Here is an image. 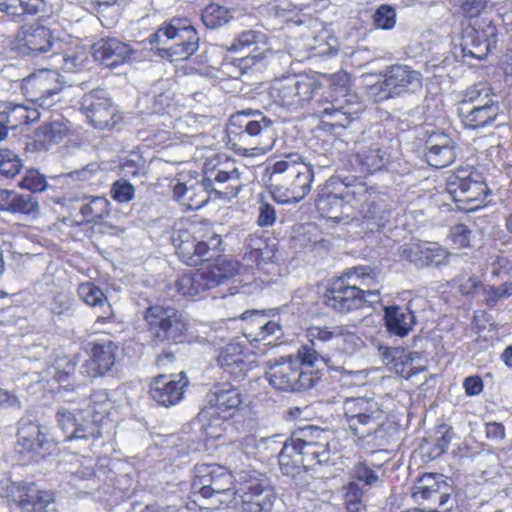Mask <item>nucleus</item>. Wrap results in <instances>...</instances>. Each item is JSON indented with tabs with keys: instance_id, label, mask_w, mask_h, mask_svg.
Listing matches in <instances>:
<instances>
[{
	"instance_id": "09e8293b",
	"label": "nucleus",
	"mask_w": 512,
	"mask_h": 512,
	"mask_svg": "<svg viewBox=\"0 0 512 512\" xmlns=\"http://www.w3.org/2000/svg\"><path fill=\"white\" fill-rule=\"evenodd\" d=\"M68 133V127L61 121L55 120L44 124L37 129V137L43 143L51 144L60 142Z\"/></svg>"
},
{
	"instance_id": "49530a36",
	"label": "nucleus",
	"mask_w": 512,
	"mask_h": 512,
	"mask_svg": "<svg viewBox=\"0 0 512 512\" xmlns=\"http://www.w3.org/2000/svg\"><path fill=\"white\" fill-rule=\"evenodd\" d=\"M75 308V299L67 290L56 291L49 303V310L56 316H72Z\"/></svg>"
},
{
	"instance_id": "79ce46f5",
	"label": "nucleus",
	"mask_w": 512,
	"mask_h": 512,
	"mask_svg": "<svg viewBox=\"0 0 512 512\" xmlns=\"http://www.w3.org/2000/svg\"><path fill=\"white\" fill-rule=\"evenodd\" d=\"M56 59H60L62 69L66 72H80L87 68L90 63L87 51L80 46L70 49L62 55H56Z\"/></svg>"
},
{
	"instance_id": "dca6fc26",
	"label": "nucleus",
	"mask_w": 512,
	"mask_h": 512,
	"mask_svg": "<svg viewBox=\"0 0 512 512\" xmlns=\"http://www.w3.org/2000/svg\"><path fill=\"white\" fill-rule=\"evenodd\" d=\"M343 412L349 429L360 431L379 420H385L382 404L373 397H350L343 401Z\"/></svg>"
},
{
	"instance_id": "7ed1b4c3",
	"label": "nucleus",
	"mask_w": 512,
	"mask_h": 512,
	"mask_svg": "<svg viewBox=\"0 0 512 512\" xmlns=\"http://www.w3.org/2000/svg\"><path fill=\"white\" fill-rule=\"evenodd\" d=\"M287 158L273 165L272 193L280 203H296L310 192L314 169L312 163L303 162L300 156Z\"/></svg>"
},
{
	"instance_id": "13d9d810",
	"label": "nucleus",
	"mask_w": 512,
	"mask_h": 512,
	"mask_svg": "<svg viewBox=\"0 0 512 512\" xmlns=\"http://www.w3.org/2000/svg\"><path fill=\"white\" fill-rule=\"evenodd\" d=\"M110 194L115 201L128 203L134 198L135 189L128 181L120 179L112 184Z\"/></svg>"
},
{
	"instance_id": "338daca9",
	"label": "nucleus",
	"mask_w": 512,
	"mask_h": 512,
	"mask_svg": "<svg viewBox=\"0 0 512 512\" xmlns=\"http://www.w3.org/2000/svg\"><path fill=\"white\" fill-rule=\"evenodd\" d=\"M486 5V0H464L460 7L466 17L473 18L480 15Z\"/></svg>"
},
{
	"instance_id": "423d86ee",
	"label": "nucleus",
	"mask_w": 512,
	"mask_h": 512,
	"mask_svg": "<svg viewBox=\"0 0 512 512\" xmlns=\"http://www.w3.org/2000/svg\"><path fill=\"white\" fill-rule=\"evenodd\" d=\"M199 40L195 28L187 20L172 19L168 25L157 29L150 42L161 46L158 49L171 61H181L198 50Z\"/></svg>"
},
{
	"instance_id": "ea45409f",
	"label": "nucleus",
	"mask_w": 512,
	"mask_h": 512,
	"mask_svg": "<svg viewBox=\"0 0 512 512\" xmlns=\"http://www.w3.org/2000/svg\"><path fill=\"white\" fill-rule=\"evenodd\" d=\"M196 242L197 238L185 230H180L177 236L173 237V244L179 258L189 266L197 265V258H195L197 251Z\"/></svg>"
},
{
	"instance_id": "4d7b16f0",
	"label": "nucleus",
	"mask_w": 512,
	"mask_h": 512,
	"mask_svg": "<svg viewBox=\"0 0 512 512\" xmlns=\"http://www.w3.org/2000/svg\"><path fill=\"white\" fill-rule=\"evenodd\" d=\"M349 474L352 481L358 480L368 486H371L378 481V475L376 472L364 462L355 463Z\"/></svg>"
},
{
	"instance_id": "bb28decb",
	"label": "nucleus",
	"mask_w": 512,
	"mask_h": 512,
	"mask_svg": "<svg viewBox=\"0 0 512 512\" xmlns=\"http://www.w3.org/2000/svg\"><path fill=\"white\" fill-rule=\"evenodd\" d=\"M501 114L498 100H487L482 105L472 106L465 110L459 108L462 123L468 129L478 130L491 126Z\"/></svg>"
},
{
	"instance_id": "2f4dec72",
	"label": "nucleus",
	"mask_w": 512,
	"mask_h": 512,
	"mask_svg": "<svg viewBox=\"0 0 512 512\" xmlns=\"http://www.w3.org/2000/svg\"><path fill=\"white\" fill-rule=\"evenodd\" d=\"M388 428L384 420H379L376 424H370L361 428L360 431H354L355 444L366 451L374 452L388 445Z\"/></svg>"
},
{
	"instance_id": "a18cd8bd",
	"label": "nucleus",
	"mask_w": 512,
	"mask_h": 512,
	"mask_svg": "<svg viewBox=\"0 0 512 512\" xmlns=\"http://www.w3.org/2000/svg\"><path fill=\"white\" fill-rule=\"evenodd\" d=\"M487 100H496L493 89L488 83L479 82L465 90L461 108H464L467 104L482 105Z\"/></svg>"
},
{
	"instance_id": "c03bdc74",
	"label": "nucleus",
	"mask_w": 512,
	"mask_h": 512,
	"mask_svg": "<svg viewBox=\"0 0 512 512\" xmlns=\"http://www.w3.org/2000/svg\"><path fill=\"white\" fill-rule=\"evenodd\" d=\"M207 272L215 275V287L223 282V280L233 277L239 272L240 264L238 261L229 259L225 256H219L212 264L207 265Z\"/></svg>"
},
{
	"instance_id": "a878e982",
	"label": "nucleus",
	"mask_w": 512,
	"mask_h": 512,
	"mask_svg": "<svg viewBox=\"0 0 512 512\" xmlns=\"http://www.w3.org/2000/svg\"><path fill=\"white\" fill-rule=\"evenodd\" d=\"M449 252L438 243H413L403 246L402 258L423 267L447 262Z\"/></svg>"
},
{
	"instance_id": "864d4df0",
	"label": "nucleus",
	"mask_w": 512,
	"mask_h": 512,
	"mask_svg": "<svg viewBox=\"0 0 512 512\" xmlns=\"http://www.w3.org/2000/svg\"><path fill=\"white\" fill-rule=\"evenodd\" d=\"M344 489L346 510L348 512H359L362 504L363 490L355 481H350Z\"/></svg>"
},
{
	"instance_id": "e2e57ef3",
	"label": "nucleus",
	"mask_w": 512,
	"mask_h": 512,
	"mask_svg": "<svg viewBox=\"0 0 512 512\" xmlns=\"http://www.w3.org/2000/svg\"><path fill=\"white\" fill-rule=\"evenodd\" d=\"M512 295V283L505 282L499 287H490L487 290L486 304L494 306L500 299L507 298Z\"/></svg>"
},
{
	"instance_id": "052dcab7",
	"label": "nucleus",
	"mask_w": 512,
	"mask_h": 512,
	"mask_svg": "<svg viewBox=\"0 0 512 512\" xmlns=\"http://www.w3.org/2000/svg\"><path fill=\"white\" fill-rule=\"evenodd\" d=\"M102 172L103 169L98 162H91L81 169L70 172L69 177L75 181L87 182L98 179Z\"/></svg>"
},
{
	"instance_id": "9d476101",
	"label": "nucleus",
	"mask_w": 512,
	"mask_h": 512,
	"mask_svg": "<svg viewBox=\"0 0 512 512\" xmlns=\"http://www.w3.org/2000/svg\"><path fill=\"white\" fill-rule=\"evenodd\" d=\"M233 484V476L226 468L215 464L196 465L191 483V497L198 504L200 498L224 496L231 491Z\"/></svg>"
},
{
	"instance_id": "1a4fd4ad",
	"label": "nucleus",
	"mask_w": 512,
	"mask_h": 512,
	"mask_svg": "<svg viewBox=\"0 0 512 512\" xmlns=\"http://www.w3.org/2000/svg\"><path fill=\"white\" fill-rule=\"evenodd\" d=\"M267 377L270 385L284 392H300L311 389L319 380L315 371L301 368L293 355L281 357L269 366Z\"/></svg>"
},
{
	"instance_id": "f03ea898",
	"label": "nucleus",
	"mask_w": 512,
	"mask_h": 512,
	"mask_svg": "<svg viewBox=\"0 0 512 512\" xmlns=\"http://www.w3.org/2000/svg\"><path fill=\"white\" fill-rule=\"evenodd\" d=\"M375 282V269L370 266H356L347 269L334 279L324 293L325 305L340 314L358 310L365 304L362 287Z\"/></svg>"
},
{
	"instance_id": "3c124183",
	"label": "nucleus",
	"mask_w": 512,
	"mask_h": 512,
	"mask_svg": "<svg viewBox=\"0 0 512 512\" xmlns=\"http://www.w3.org/2000/svg\"><path fill=\"white\" fill-rule=\"evenodd\" d=\"M39 205L31 194H15L12 197L9 212L34 215L38 212Z\"/></svg>"
},
{
	"instance_id": "5701e85b",
	"label": "nucleus",
	"mask_w": 512,
	"mask_h": 512,
	"mask_svg": "<svg viewBox=\"0 0 512 512\" xmlns=\"http://www.w3.org/2000/svg\"><path fill=\"white\" fill-rule=\"evenodd\" d=\"M135 53L136 50L128 43L114 37L101 38L93 45L95 60L109 68L132 61Z\"/></svg>"
},
{
	"instance_id": "aec40b11",
	"label": "nucleus",
	"mask_w": 512,
	"mask_h": 512,
	"mask_svg": "<svg viewBox=\"0 0 512 512\" xmlns=\"http://www.w3.org/2000/svg\"><path fill=\"white\" fill-rule=\"evenodd\" d=\"M242 319L245 321L244 335L250 342L273 345L283 335L279 322L269 320L261 311H246Z\"/></svg>"
},
{
	"instance_id": "2eb2a0df",
	"label": "nucleus",
	"mask_w": 512,
	"mask_h": 512,
	"mask_svg": "<svg viewBox=\"0 0 512 512\" xmlns=\"http://www.w3.org/2000/svg\"><path fill=\"white\" fill-rule=\"evenodd\" d=\"M210 163L205 166V177L203 187L217 193L220 197L230 199L238 195L244 186L241 180V172L234 161H225L219 165L209 168Z\"/></svg>"
},
{
	"instance_id": "69168bd1",
	"label": "nucleus",
	"mask_w": 512,
	"mask_h": 512,
	"mask_svg": "<svg viewBox=\"0 0 512 512\" xmlns=\"http://www.w3.org/2000/svg\"><path fill=\"white\" fill-rule=\"evenodd\" d=\"M452 240L455 244L467 247L470 245L471 231L464 224H457L451 231Z\"/></svg>"
},
{
	"instance_id": "f704fd0d",
	"label": "nucleus",
	"mask_w": 512,
	"mask_h": 512,
	"mask_svg": "<svg viewBox=\"0 0 512 512\" xmlns=\"http://www.w3.org/2000/svg\"><path fill=\"white\" fill-rule=\"evenodd\" d=\"M77 293L79 298L87 305L93 308L103 310V314L99 315L95 321V325L109 322L113 317V310L107 301V297L103 291L92 282H84L79 284Z\"/></svg>"
},
{
	"instance_id": "6e6d98bb",
	"label": "nucleus",
	"mask_w": 512,
	"mask_h": 512,
	"mask_svg": "<svg viewBox=\"0 0 512 512\" xmlns=\"http://www.w3.org/2000/svg\"><path fill=\"white\" fill-rule=\"evenodd\" d=\"M61 364L57 366L49 367L47 374L52 375L53 379L60 384L61 387L67 389L72 386L71 375L75 371V364L71 360L66 361L64 369H61Z\"/></svg>"
},
{
	"instance_id": "4468645a",
	"label": "nucleus",
	"mask_w": 512,
	"mask_h": 512,
	"mask_svg": "<svg viewBox=\"0 0 512 512\" xmlns=\"http://www.w3.org/2000/svg\"><path fill=\"white\" fill-rule=\"evenodd\" d=\"M62 89L59 74L55 70H40L23 80L22 92L28 101L48 109Z\"/></svg>"
},
{
	"instance_id": "0eeeda50",
	"label": "nucleus",
	"mask_w": 512,
	"mask_h": 512,
	"mask_svg": "<svg viewBox=\"0 0 512 512\" xmlns=\"http://www.w3.org/2000/svg\"><path fill=\"white\" fill-rule=\"evenodd\" d=\"M321 88V82L314 76L291 75L276 80L269 95L277 105L294 111L307 106Z\"/></svg>"
},
{
	"instance_id": "0e129e2a",
	"label": "nucleus",
	"mask_w": 512,
	"mask_h": 512,
	"mask_svg": "<svg viewBox=\"0 0 512 512\" xmlns=\"http://www.w3.org/2000/svg\"><path fill=\"white\" fill-rule=\"evenodd\" d=\"M261 37H262V34L257 31H254V30L243 31L236 38V42H234L231 45V50L238 51L240 49L250 47L252 44L259 42Z\"/></svg>"
},
{
	"instance_id": "6ab92c4d",
	"label": "nucleus",
	"mask_w": 512,
	"mask_h": 512,
	"mask_svg": "<svg viewBox=\"0 0 512 512\" xmlns=\"http://www.w3.org/2000/svg\"><path fill=\"white\" fill-rule=\"evenodd\" d=\"M243 403L242 394L238 387L229 382H221L213 385L206 395V408L200 413L201 417L216 414H224L222 418L232 416L239 410Z\"/></svg>"
},
{
	"instance_id": "a211bd4d",
	"label": "nucleus",
	"mask_w": 512,
	"mask_h": 512,
	"mask_svg": "<svg viewBox=\"0 0 512 512\" xmlns=\"http://www.w3.org/2000/svg\"><path fill=\"white\" fill-rule=\"evenodd\" d=\"M56 420L68 441L94 442L102 437L100 425L96 421L86 420L80 410L71 411L61 407L57 410Z\"/></svg>"
},
{
	"instance_id": "c85d7f7f",
	"label": "nucleus",
	"mask_w": 512,
	"mask_h": 512,
	"mask_svg": "<svg viewBox=\"0 0 512 512\" xmlns=\"http://www.w3.org/2000/svg\"><path fill=\"white\" fill-rule=\"evenodd\" d=\"M17 445L21 452L50 451L54 444L42 433L39 425L26 418L18 421Z\"/></svg>"
},
{
	"instance_id": "c756f323",
	"label": "nucleus",
	"mask_w": 512,
	"mask_h": 512,
	"mask_svg": "<svg viewBox=\"0 0 512 512\" xmlns=\"http://www.w3.org/2000/svg\"><path fill=\"white\" fill-rule=\"evenodd\" d=\"M221 368L233 377L244 375L253 367L248 360V353L240 343H229L223 347L218 356Z\"/></svg>"
},
{
	"instance_id": "de8ad7c7",
	"label": "nucleus",
	"mask_w": 512,
	"mask_h": 512,
	"mask_svg": "<svg viewBox=\"0 0 512 512\" xmlns=\"http://www.w3.org/2000/svg\"><path fill=\"white\" fill-rule=\"evenodd\" d=\"M230 11L218 4H209L202 12V21L207 28L215 29L230 21Z\"/></svg>"
},
{
	"instance_id": "cd10ccee",
	"label": "nucleus",
	"mask_w": 512,
	"mask_h": 512,
	"mask_svg": "<svg viewBox=\"0 0 512 512\" xmlns=\"http://www.w3.org/2000/svg\"><path fill=\"white\" fill-rule=\"evenodd\" d=\"M118 353L119 346L110 340L94 343L88 362L89 374L97 377L110 372L115 365Z\"/></svg>"
},
{
	"instance_id": "4c0bfd02",
	"label": "nucleus",
	"mask_w": 512,
	"mask_h": 512,
	"mask_svg": "<svg viewBox=\"0 0 512 512\" xmlns=\"http://www.w3.org/2000/svg\"><path fill=\"white\" fill-rule=\"evenodd\" d=\"M360 215L367 221L368 228L373 231L374 229L379 230L386 225L389 221L390 210L381 194L377 193Z\"/></svg>"
},
{
	"instance_id": "680f3d73",
	"label": "nucleus",
	"mask_w": 512,
	"mask_h": 512,
	"mask_svg": "<svg viewBox=\"0 0 512 512\" xmlns=\"http://www.w3.org/2000/svg\"><path fill=\"white\" fill-rule=\"evenodd\" d=\"M20 186L32 192H42L47 187V181L38 171L29 170L20 182Z\"/></svg>"
},
{
	"instance_id": "b1692460",
	"label": "nucleus",
	"mask_w": 512,
	"mask_h": 512,
	"mask_svg": "<svg viewBox=\"0 0 512 512\" xmlns=\"http://www.w3.org/2000/svg\"><path fill=\"white\" fill-rule=\"evenodd\" d=\"M52 45L53 37L48 28L28 26L17 32L13 48L22 55L37 56L47 52Z\"/></svg>"
},
{
	"instance_id": "f257e3e1",
	"label": "nucleus",
	"mask_w": 512,
	"mask_h": 512,
	"mask_svg": "<svg viewBox=\"0 0 512 512\" xmlns=\"http://www.w3.org/2000/svg\"><path fill=\"white\" fill-rule=\"evenodd\" d=\"M309 345L301 346L294 360L303 369L314 367L319 360L327 365L331 362L328 351L342 358H350L365 346L364 341L349 325H311L306 329Z\"/></svg>"
},
{
	"instance_id": "f3484780",
	"label": "nucleus",
	"mask_w": 512,
	"mask_h": 512,
	"mask_svg": "<svg viewBox=\"0 0 512 512\" xmlns=\"http://www.w3.org/2000/svg\"><path fill=\"white\" fill-rule=\"evenodd\" d=\"M81 109L89 122L99 129L113 128L122 119L117 108L101 89L92 90L84 95Z\"/></svg>"
},
{
	"instance_id": "393cba45",
	"label": "nucleus",
	"mask_w": 512,
	"mask_h": 512,
	"mask_svg": "<svg viewBox=\"0 0 512 512\" xmlns=\"http://www.w3.org/2000/svg\"><path fill=\"white\" fill-rule=\"evenodd\" d=\"M425 158L427 163L435 168L450 165L455 157V142L444 132H433L425 142Z\"/></svg>"
},
{
	"instance_id": "473e14b6",
	"label": "nucleus",
	"mask_w": 512,
	"mask_h": 512,
	"mask_svg": "<svg viewBox=\"0 0 512 512\" xmlns=\"http://www.w3.org/2000/svg\"><path fill=\"white\" fill-rule=\"evenodd\" d=\"M316 207L323 217L341 222L351 217L350 206H347L342 190L339 193H323L316 200Z\"/></svg>"
},
{
	"instance_id": "72a5a7b5",
	"label": "nucleus",
	"mask_w": 512,
	"mask_h": 512,
	"mask_svg": "<svg viewBox=\"0 0 512 512\" xmlns=\"http://www.w3.org/2000/svg\"><path fill=\"white\" fill-rule=\"evenodd\" d=\"M344 189L343 197L346 200L347 206H350L351 217L363 212V209L374 198L378 192L372 187L367 186L366 183L354 179L352 182H343Z\"/></svg>"
},
{
	"instance_id": "58836bf2",
	"label": "nucleus",
	"mask_w": 512,
	"mask_h": 512,
	"mask_svg": "<svg viewBox=\"0 0 512 512\" xmlns=\"http://www.w3.org/2000/svg\"><path fill=\"white\" fill-rule=\"evenodd\" d=\"M76 200L84 201L79 208V212L86 222H98L109 214L110 202L104 196L84 195L82 198H76Z\"/></svg>"
},
{
	"instance_id": "6e6552de",
	"label": "nucleus",
	"mask_w": 512,
	"mask_h": 512,
	"mask_svg": "<svg viewBox=\"0 0 512 512\" xmlns=\"http://www.w3.org/2000/svg\"><path fill=\"white\" fill-rule=\"evenodd\" d=\"M447 192L457 203L458 208L474 211L482 207L486 197L491 193L484 177L478 171L458 170L447 181Z\"/></svg>"
},
{
	"instance_id": "a19ab883",
	"label": "nucleus",
	"mask_w": 512,
	"mask_h": 512,
	"mask_svg": "<svg viewBox=\"0 0 512 512\" xmlns=\"http://www.w3.org/2000/svg\"><path fill=\"white\" fill-rule=\"evenodd\" d=\"M331 100H327V105L322 110H318V113L323 118L334 120V124L345 126L350 122V115L352 112L349 107L344 105V101L338 96L331 94L329 96Z\"/></svg>"
},
{
	"instance_id": "ddd939ff",
	"label": "nucleus",
	"mask_w": 512,
	"mask_h": 512,
	"mask_svg": "<svg viewBox=\"0 0 512 512\" xmlns=\"http://www.w3.org/2000/svg\"><path fill=\"white\" fill-rule=\"evenodd\" d=\"M422 86L423 78L419 71L408 65L394 64L386 69L383 80L374 88L379 90V99L384 100L416 93Z\"/></svg>"
},
{
	"instance_id": "603ef678",
	"label": "nucleus",
	"mask_w": 512,
	"mask_h": 512,
	"mask_svg": "<svg viewBox=\"0 0 512 512\" xmlns=\"http://www.w3.org/2000/svg\"><path fill=\"white\" fill-rule=\"evenodd\" d=\"M373 23L375 27L390 30L396 24L395 9L387 4L380 5L373 15Z\"/></svg>"
},
{
	"instance_id": "c9c22d12",
	"label": "nucleus",
	"mask_w": 512,
	"mask_h": 512,
	"mask_svg": "<svg viewBox=\"0 0 512 512\" xmlns=\"http://www.w3.org/2000/svg\"><path fill=\"white\" fill-rule=\"evenodd\" d=\"M39 117L40 113L34 107L13 102L0 104V118L4 119V122H6L10 129L34 122Z\"/></svg>"
},
{
	"instance_id": "39448f33",
	"label": "nucleus",
	"mask_w": 512,
	"mask_h": 512,
	"mask_svg": "<svg viewBox=\"0 0 512 512\" xmlns=\"http://www.w3.org/2000/svg\"><path fill=\"white\" fill-rule=\"evenodd\" d=\"M147 333L153 346L182 343L188 331L186 316L172 306L151 305L144 311Z\"/></svg>"
},
{
	"instance_id": "f8f14e48",
	"label": "nucleus",
	"mask_w": 512,
	"mask_h": 512,
	"mask_svg": "<svg viewBox=\"0 0 512 512\" xmlns=\"http://www.w3.org/2000/svg\"><path fill=\"white\" fill-rule=\"evenodd\" d=\"M0 496L12 502L23 512H46L54 502V494L40 490L34 483H16L9 479L0 481Z\"/></svg>"
},
{
	"instance_id": "20e7f679",
	"label": "nucleus",
	"mask_w": 512,
	"mask_h": 512,
	"mask_svg": "<svg viewBox=\"0 0 512 512\" xmlns=\"http://www.w3.org/2000/svg\"><path fill=\"white\" fill-rule=\"evenodd\" d=\"M320 433L318 428L305 427L299 432L292 434L279 453L280 470L285 475L294 476L302 469L306 470L315 464H322L329 461L330 450L327 442H315L305 439L312 431Z\"/></svg>"
},
{
	"instance_id": "7c9ffc66",
	"label": "nucleus",
	"mask_w": 512,
	"mask_h": 512,
	"mask_svg": "<svg viewBox=\"0 0 512 512\" xmlns=\"http://www.w3.org/2000/svg\"><path fill=\"white\" fill-rule=\"evenodd\" d=\"M215 275L203 267L194 272L184 274L175 282V287L185 297H195L215 288Z\"/></svg>"
},
{
	"instance_id": "37998d69",
	"label": "nucleus",
	"mask_w": 512,
	"mask_h": 512,
	"mask_svg": "<svg viewBox=\"0 0 512 512\" xmlns=\"http://www.w3.org/2000/svg\"><path fill=\"white\" fill-rule=\"evenodd\" d=\"M357 156L363 167V171L367 173L380 171L389 160L388 153L378 147L361 150L358 152Z\"/></svg>"
},
{
	"instance_id": "e433bc0d",
	"label": "nucleus",
	"mask_w": 512,
	"mask_h": 512,
	"mask_svg": "<svg viewBox=\"0 0 512 512\" xmlns=\"http://www.w3.org/2000/svg\"><path fill=\"white\" fill-rule=\"evenodd\" d=\"M385 322L389 332L404 337L415 324V315L408 309L400 307L385 308Z\"/></svg>"
},
{
	"instance_id": "412c9836",
	"label": "nucleus",
	"mask_w": 512,
	"mask_h": 512,
	"mask_svg": "<svg viewBox=\"0 0 512 512\" xmlns=\"http://www.w3.org/2000/svg\"><path fill=\"white\" fill-rule=\"evenodd\" d=\"M187 385L188 379L183 372L177 375L159 374L152 380L149 393L159 405L170 407L183 399Z\"/></svg>"
},
{
	"instance_id": "8fccbe9b",
	"label": "nucleus",
	"mask_w": 512,
	"mask_h": 512,
	"mask_svg": "<svg viewBox=\"0 0 512 512\" xmlns=\"http://www.w3.org/2000/svg\"><path fill=\"white\" fill-rule=\"evenodd\" d=\"M23 168L20 157L9 149L0 150V175L6 178L15 177Z\"/></svg>"
},
{
	"instance_id": "774afa93",
	"label": "nucleus",
	"mask_w": 512,
	"mask_h": 512,
	"mask_svg": "<svg viewBox=\"0 0 512 512\" xmlns=\"http://www.w3.org/2000/svg\"><path fill=\"white\" fill-rule=\"evenodd\" d=\"M276 212L272 205L264 203L260 206V213L257 220L259 226H271L275 222Z\"/></svg>"
},
{
	"instance_id": "4be33fe9",
	"label": "nucleus",
	"mask_w": 512,
	"mask_h": 512,
	"mask_svg": "<svg viewBox=\"0 0 512 512\" xmlns=\"http://www.w3.org/2000/svg\"><path fill=\"white\" fill-rule=\"evenodd\" d=\"M242 512H269L275 501L272 488L263 479H250L240 495Z\"/></svg>"
},
{
	"instance_id": "9b49d317",
	"label": "nucleus",
	"mask_w": 512,
	"mask_h": 512,
	"mask_svg": "<svg viewBox=\"0 0 512 512\" xmlns=\"http://www.w3.org/2000/svg\"><path fill=\"white\" fill-rule=\"evenodd\" d=\"M238 126L243 130L239 133V138L243 143L250 144L251 148H245L244 151H255V153H266L274 141L273 121L264 116L260 111L251 113L241 112L233 117Z\"/></svg>"
},
{
	"instance_id": "5fc2aeb1",
	"label": "nucleus",
	"mask_w": 512,
	"mask_h": 512,
	"mask_svg": "<svg viewBox=\"0 0 512 512\" xmlns=\"http://www.w3.org/2000/svg\"><path fill=\"white\" fill-rule=\"evenodd\" d=\"M220 244L221 238L214 232H211L206 240L197 239V251L195 256V258H197V264L204 260H208L210 257V252L216 250L220 246Z\"/></svg>"
},
{
	"instance_id": "bf43d9fd",
	"label": "nucleus",
	"mask_w": 512,
	"mask_h": 512,
	"mask_svg": "<svg viewBox=\"0 0 512 512\" xmlns=\"http://www.w3.org/2000/svg\"><path fill=\"white\" fill-rule=\"evenodd\" d=\"M266 67V60L263 53L251 55L240 59L239 69L241 75L262 72Z\"/></svg>"
}]
</instances>
